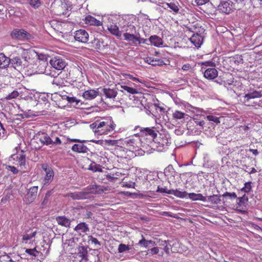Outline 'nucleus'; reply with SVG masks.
I'll return each instance as SVG.
<instances>
[{
	"mask_svg": "<svg viewBox=\"0 0 262 262\" xmlns=\"http://www.w3.org/2000/svg\"><path fill=\"white\" fill-rule=\"evenodd\" d=\"M186 26L190 31L195 32L189 39L191 43L197 48L200 47L203 40L201 33L204 31V29L201 28L202 26L200 23L198 21H195L187 24Z\"/></svg>",
	"mask_w": 262,
	"mask_h": 262,
	"instance_id": "1",
	"label": "nucleus"
},
{
	"mask_svg": "<svg viewBox=\"0 0 262 262\" xmlns=\"http://www.w3.org/2000/svg\"><path fill=\"white\" fill-rule=\"evenodd\" d=\"M95 134L98 135H106L113 132L115 127L113 122L108 119L103 121L97 120L91 125Z\"/></svg>",
	"mask_w": 262,
	"mask_h": 262,
	"instance_id": "2",
	"label": "nucleus"
},
{
	"mask_svg": "<svg viewBox=\"0 0 262 262\" xmlns=\"http://www.w3.org/2000/svg\"><path fill=\"white\" fill-rule=\"evenodd\" d=\"M137 128H139L140 132L135 135L136 137L146 138L149 137L150 139L154 140L157 136V131L154 127H142L138 126Z\"/></svg>",
	"mask_w": 262,
	"mask_h": 262,
	"instance_id": "3",
	"label": "nucleus"
},
{
	"mask_svg": "<svg viewBox=\"0 0 262 262\" xmlns=\"http://www.w3.org/2000/svg\"><path fill=\"white\" fill-rule=\"evenodd\" d=\"M10 161H13L12 164L17 165L21 169H26V156L23 152L13 154L9 158Z\"/></svg>",
	"mask_w": 262,
	"mask_h": 262,
	"instance_id": "4",
	"label": "nucleus"
},
{
	"mask_svg": "<svg viewBox=\"0 0 262 262\" xmlns=\"http://www.w3.org/2000/svg\"><path fill=\"white\" fill-rule=\"evenodd\" d=\"M68 140L72 142H78V143L74 144L71 149L74 152L78 153H86L88 152L89 149L87 146L83 144L84 141H81L77 139H70Z\"/></svg>",
	"mask_w": 262,
	"mask_h": 262,
	"instance_id": "5",
	"label": "nucleus"
},
{
	"mask_svg": "<svg viewBox=\"0 0 262 262\" xmlns=\"http://www.w3.org/2000/svg\"><path fill=\"white\" fill-rule=\"evenodd\" d=\"M42 169L46 172V176L43 180V185H48L51 183L54 176L52 168L47 164H43L41 165Z\"/></svg>",
	"mask_w": 262,
	"mask_h": 262,
	"instance_id": "6",
	"label": "nucleus"
},
{
	"mask_svg": "<svg viewBox=\"0 0 262 262\" xmlns=\"http://www.w3.org/2000/svg\"><path fill=\"white\" fill-rule=\"evenodd\" d=\"M13 38L19 40L29 39L31 38V35L24 29H14L11 33Z\"/></svg>",
	"mask_w": 262,
	"mask_h": 262,
	"instance_id": "7",
	"label": "nucleus"
},
{
	"mask_svg": "<svg viewBox=\"0 0 262 262\" xmlns=\"http://www.w3.org/2000/svg\"><path fill=\"white\" fill-rule=\"evenodd\" d=\"M38 189V186H33L28 189L24 197V201L27 204H30L34 201L37 195Z\"/></svg>",
	"mask_w": 262,
	"mask_h": 262,
	"instance_id": "8",
	"label": "nucleus"
},
{
	"mask_svg": "<svg viewBox=\"0 0 262 262\" xmlns=\"http://www.w3.org/2000/svg\"><path fill=\"white\" fill-rule=\"evenodd\" d=\"M50 63L52 67L58 70H63L67 64L66 61L59 56L52 58Z\"/></svg>",
	"mask_w": 262,
	"mask_h": 262,
	"instance_id": "9",
	"label": "nucleus"
},
{
	"mask_svg": "<svg viewBox=\"0 0 262 262\" xmlns=\"http://www.w3.org/2000/svg\"><path fill=\"white\" fill-rule=\"evenodd\" d=\"M89 37L88 33L84 30L79 29L75 33L74 38L76 40L79 42L86 43L89 40Z\"/></svg>",
	"mask_w": 262,
	"mask_h": 262,
	"instance_id": "10",
	"label": "nucleus"
},
{
	"mask_svg": "<svg viewBox=\"0 0 262 262\" xmlns=\"http://www.w3.org/2000/svg\"><path fill=\"white\" fill-rule=\"evenodd\" d=\"M88 192L86 191H77L68 193L65 196L74 200H79L88 199Z\"/></svg>",
	"mask_w": 262,
	"mask_h": 262,
	"instance_id": "11",
	"label": "nucleus"
},
{
	"mask_svg": "<svg viewBox=\"0 0 262 262\" xmlns=\"http://www.w3.org/2000/svg\"><path fill=\"white\" fill-rule=\"evenodd\" d=\"M83 21L85 24L88 25L95 26L97 27L101 26L102 29L100 30L101 31L102 30H104L103 27L102 26V22L99 20L97 19L95 17L92 15H86L83 19Z\"/></svg>",
	"mask_w": 262,
	"mask_h": 262,
	"instance_id": "12",
	"label": "nucleus"
},
{
	"mask_svg": "<svg viewBox=\"0 0 262 262\" xmlns=\"http://www.w3.org/2000/svg\"><path fill=\"white\" fill-rule=\"evenodd\" d=\"M36 231H33L32 229L29 228L23 235L21 243L23 244H27L29 241H30L36 236Z\"/></svg>",
	"mask_w": 262,
	"mask_h": 262,
	"instance_id": "13",
	"label": "nucleus"
},
{
	"mask_svg": "<svg viewBox=\"0 0 262 262\" xmlns=\"http://www.w3.org/2000/svg\"><path fill=\"white\" fill-rule=\"evenodd\" d=\"M218 76V71L214 68H208L204 72V76L208 80H213Z\"/></svg>",
	"mask_w": 262,
	"mask_h": 262,
	"instance_id": "14",
	"label": "nucleus"
},
{
	"mask_svg": "<svg viewBox=\"0 0 262 262\" xmlns=\"http://www.w3.org/2000/svg\"><path fill=\"white\" fill-rule=\"evenodd\" d=\"M10 62L13 67L16 69H21L22 68H26L27 62H23L19 57H14L10 59Z\"/></svg>",
	"mask_w": 262,
	"mask_h": 262,
	"instance_id": "15",
	"label": "nucleus"
},
{
	"mask_svg": "<svg viewBox=\"0 0 262 262\" xmlns=\"http://www.w3.org/2000/svg\"><path fill=\"white\" fill-rule=\"evenodd\" d=\"M107 30L109 32L117 38L121 36V32L119 30V27L114 23H110L107 25Z\"/></svg>",
	"mask_w": 262,
	"mask_h": 262,
	"instance_id": "16",
	"label": "nucleus"
},
{
	"mask_svg": "<svg viewBox=\"0 0 262 262\" xmlns=\"http://www.w3.org/2000/svg\"><path fill=\"white\" fill-rule=\"evenodd\" d=\"M262 97V94L260 92L253 91L245 95L243 97L244 103H248L251 99L259 98Z\"/></svg>",
	"mask_w": 262,
	"mask_h": 262,
	"instance_id": "17",
	"label": "nucleus"
},
{
	"mask_svg": "<svg viewBox=\"0 0 262 262\" xmlns=\"http://www.w3.org/2000/svg\"><path fill=\"white\" fill-rule=\"evenodd\" d=\"M86 190L88 194L90 193L101 194L104 191V189L101 186L97 185H89L86 187Z\"/></svg>",
	"mask_w": 262,
	"mask_h": 262,
	"instance_id": "18",
	"label": "nucleus"
},
{
	"mask_svg": "<svg viewBox=\"0 0 262 262\" xmlns=\"http://www.w3.org/2000/svg\"><path fill=\"white\" fill-rule=\"evenodd\" d=\"M74 230L79 234L85 233L90 231L89 225L85 222H80L74 228Z\"/></svg>",
	"mask_w": 262,
	"mask_h": 262,
	"instance_id": "19",
	"label": "nucleus"
},
{
	"mask_svg": "<svg viewBox=\"0 0 262 262\" xmlns=\"http://www.w3.org/2000/svg\"><path fill=\"white\" fill-rule=\"evenodd\" d=\"M144 60L146 62L152 66H162L164 64V61L160 58L147 57Z\"/></svg>",
	"mask_w": 262,
	"mask_h": 262,
	"instance_id": "20",
	"label": "nucleus"
},
{
	"mask_svg": "<svg viewBox=\"0 0 262 262\" xmlns=\"http://www.w3.org/2000/svg\"><path fill=\"white\" fill-rule=\"evenodd\" d=\"M98 94V92L95 90H89L85 91L83 94V97L86 100H92L94 99Z\"/></svg>",
	"mask_w": 262,
	"mask_h": 262,
	"instance_id": "21",
	"label": "nucleus"
},
{
	"mask_svg": "<svg viewBox=\"0 0 262 262\" xmlns=\"http://www.w3.org/2000/svg\"><path fill=\"white\" fill-rule=\"evenodd\" d=\"M232 6L228 2H223L219 6V10L222 13L228 14L232 11Z\"/></svg>",
	"mask_w": 262,
	"mask_h": 262,
	"instance_id": "22",
	"label": "nucleus"
},
{
	"mask_svg": "<svg viewBox=\"0 0 262 262\" xmlns=\"http://www.w3.org/2000/svg\"><path fill=\"white\" fill-rule=\"evenodd\" d=\"M103 93L106 98L109 99H114L117 95V92L115 90L106 88L103 89Z\"/></svg>",
	"mask_w": 262,
	"mask_h": 262,
	"instance_id": "23",
	"label": "nucleus"
},
{
	"mask_svg": "<svg viewBox=\"0 0 262 262\" xmlns=\"http://www.w3.org/2000/svg\"><path fill=\"white\" fill-rule=\"evenodd\" d=\"M57 223L65 227H70L71 221L64 216H59L56 218Z\"/></svg>",
	"mask_w": 262,
	"mask_h": 262,
	"instance_id": "24",
	"label": "nucleus"
},
{
	"mask_svg": "<svg viewBox=\"0 0 262 262\" xmlns=\"http://www.w3.org/2000/svg\"><path fill=\"white\" fill-rule=\"evenodd\" d=\"M10 63V59L7 57L4 54H0V68L5 69L8 67Z\"/></svg>",
	"mask_w": 262,
	"mask_h": 262,
	"instance_id": "25",
	"label": "nucleus"
},
{
	"mask_svg": "<svg viewBox=\"0 0 262 262\" xmlns=\"http://www.w3.org/2000/svg\"><path fill=\"white\" fill-rule=\"evenodd\" d=\"M189 198L192 201H202L205 202L207 201L206 197L203 196L201 193H189L188 194Z\"/></svg>",
	"mask_w": 262,
	"mask_h": 262,
	"instance_id": "26",
	"label": "nucleus"
},
{
	"mask_svg": "<svg viewBox=\"0 0 262 262\" xmlns=\"http://www.w3.org/2000/svg\"><path fill=\"white\" fill-rule=\"evenodd\" d=\"M149 40L151 44L155 47H160L163 44L162 39L156 35L150 36Z\"/></svg>",
	"mask_w": 262,
	"mask_h": 262,
	"instance_id": "27",
	"label": "nucleus"
},
{
	"mask_svg": "<svg viewBox=\"0 0 262 262\" xmlns=\"http://www.w3.org/2000/svg\"><path fill=\"white\" fill-rule=\"evenodd\" d=\"M32 56V55L31 54L30 52H29L28 51L25 52L23 54V58L24 59L23 62H27L26 67H28L30 65L32 64L33 61V59H32L30 56Z\"/></svg>",
	"mask_w": 262,
	"mask_h": 262,
	"instance_id": "28",
	"label": "nucleus"
},
{
	"mask_svg": "<svg viewBox=\"0 0 262 262\" xmlns=\"http://www.w3.org/2000/svg\"><path fill=\"white\" fill-rule=\"evenodd\" d=\"M221 196L218 195H212L208 196L207 201L210 202L212 204L217 205L220 203L221 200L220 199Z\"/></svg>",
	"mask_w": 262,
	"mask_h": 262,
	"instance_id": "29",
	"label": "nucleus"
},
{
	"mask_svg": "<svg viewBox=\"0 0 262 262\" xmlns=\"http://www.w3.org/2000/svg\"><path fill=\"white\" fill-rule=\"evenodd\" d=\"M169 194H173L178 198L182 199L186 198L188 195L186 191H181L178 189L171 190V192H169Z\"/></svg>",
	"mask_w": 262,
	"mask_h": 262,
	"instance_id": "30",
	"label": "nucleus"
},
{
	"mask_svg": "<svg viewBox=\"0 0 262 262\" xmlns=\"http://www.w3.org/2000/svg\"><path fill=\"white\" fill-rule=\"evenodd\" d=\"M141 237L142 239L139 241L138 245L143 246L145 248H147L149 244H152L153 245H156L155 242L151 240H146L143 234L141 235Z\"/></svg>",
	"mask_w": 262,
	"mask_h": 262,
	"instance_id": "31",
	"label": "nucleus"
},
{
	"mask_svg": "<svg viewBox=\"0 0 262 262\" xmlns=\"http://www.w3.org/2000/svg\"><path fill=\"white\" fill-rule=\"evenodd\" d=\"M39 141L47 145L53 144V140L47 134H43L42 137L39 138Z\"/></svg>",
	"mask_w": 262,
	"mask_h": 262,
	"instance_id": "32",
	"label": "nucleus"
},
{
	"mask_svg": "<svg viewBox=\"0 0 262 262\" xmlns=\"http://www.w3.org/2000/svg\"><path fill=\"white\" fill-rule=\"evenodd\" d=\"M89 170H92L93 172H102V167L100 164H98L95 163L94 162H92L91 164L89 165L88 168Z\"/></svg>",
	"mask_w": 262,
	"mask_h": 262,
	"instance_id": "33",
	"label": "nucleus"
},
{
	"mask_svg": "<svg viewBox=\"0 0 262 262\" xmlns=\"http://www.w3.org/2000/svg\"><path fill=\"white\" fill-rule=\"evenodd\" d=\"M186 116H187V115L185 113L178 110H176L172 113V117L175 120H181L184 119Z\"/></svg>",
	"mask_w": 262,
	"mask_h": 262,
	"instance_id": "34",
	"label": "nucleus"
},
{
	"mask_svg": "<svg viewBox=\"0 0 262 262\" xmlns=\"http://www.w3.org/2000/svg\"><path fill=\"white\" fill-rule=\"evenodd\" d=\"M125 143L128 146H133V149L136 147H138V141L136 140L134 137H131L125 141Z\"/></svg>",
	"mask_w": 262,
	"mask_h": 262,
	"instance_id": "35",
	"label": "nucleus"
},
{
	"mask_svg": "<svg viewBox=\"0 0 262 262\" xmlns=\"http://www.w3.org/2000/svg\"><path fill=\"white\" fill-rule=\"evenodd\" d=\"M121 88L122 89L121 90L122 92L125 91L131 94H136L138 93L137 89L128 86L127 85H121Z\"/></svg>",
	"mask_w": 262,
	"mask_h": 262,
	"instance_id": "36",
	"label": "nucleus"
},
{
	"mask_svg": "<svg viewBox=\"0 0 262 262\" xmlns=\"http://www.w3.org/2000/svg\"><path fill=\"white\" fill-rule=\"evenodd\" d=\"M123 37L124 40L128 41H136V39H137V35L132 34L127 32L123 34Z\"/></svg>",
	"mask_w": 262,
	"mask_h": 262,
	"instance_id": "37",
	"label": "nucleus"
},
{
	"mask_svg": "<svg viewBox=\"0 0 262 262\" xmlns=\"http://www.w3.org/2000/svg\"><path fill=\"white\" fill-rule=\"evenodd\" d=\"M164 5L166 6L167 8H169L170 9L172 10L175 13H178V11H179V8L178 5L174 3H166V2L165 1V4Z\"/></svg>",
	"mask_w": 262,
	"mask_h": 262,
	"instance_id": "38",
	"label": "nucleus"
},
{
	"mask_svg": "<svg viewBox=\"0 0 262 262\" xmlns=\"http://www.w3.org/2000/svg\"><path fill=\"white\" fill-rule=\"evenodd\" d=\"M88 243L89 244H94L95 245H98L99 246H101L100 242H99L96 238L91 235L88 236Z\"/></svg>",
	"mask_w": 262,
	"mask_h": 262,
	"instance_id": "39",
	"label": "nucleus"
},
{
	"mask_svg": "<svg viewBox=\"0 0 262 262\" xmlns=\"http://www.w3.org/2000/svg\"><path fill=\"white\" fill-rule=\"evenodd\" d=\"M159 245L160 246L163 247V250L165 252V253L167 254H169L170 253V248L169 247H171V245L169 244V245L167 244V242L166 241H162L161 243L159 244Z\"/></svg>",
	"mask_w": 262,
	"mask_h": 262,
	"instance_id": "40",
	"label": "nucleus"
},
{
	"mask_svg": "<svg viewBox=\"0 0 262 262\" xmlns=\"http://www.w3.org/2000/svg\"><path fill=\"white\" fill-rule=\"evenodd\" d=\"M222 118V117H217L213 115H207L206 116V119L209 121H212L214 122L216 124L220 123V119Z\"/></svg>",
	"mask_w": 262,
	"mask_h": 262,
	"instance_id": "41",
	"label": "nucleus"
},
{
	"mask_svg": "<svg viewBox=\"0 0 262 262\" xmlns=\"http://www.w3.org/2000/svg\"><path fill=\"white\" fill-rule=\"evenodd\" d=\"M29 4L34 8H38L41 5L40 0H27Z\"/></svg>",
	"mask_w": 262,
	"mask_h": 262,
	"instance_id": "42",
	"label": "nucleus"
},
{
	"mask_svg": "<svg viewBox=\"0 0 262 262\" xmlns=\"http://www.w3.org/2000/svg\"><path fill=\"white\" fill-rule=\"evenodd\" d=\"M130 250L129 245L124 244H120L119 245L118 251L119 253H123L126 251Z\"/></svg>",
	"mask_w": 262,
	"mask_h": 262,
	"instance_id": "43",
	"label": "nucleus"
},
{
	"mask_svg": "<svg viewBox=\"0 0 262 262\" xmlns=\"http://www.w3.org/2000/svg\"><path fill=\"white\" fill-rule=\"evenodd\" d=\"M238 202L237 203L239 206H245L246 203L248 202V199L246 195H244L242 197H239L238 198Z\"/></svg>",
	"mask_w": 262,
	"mask_h": 262,
	"instance_id": "44",
	"label": "nucleus"
},
{
	"mask_svg": "<svg viewBox=\"0 0 262 262\" xmlns=\"http://www.w3.org/2000/svg\"><path fill=\"white\" fill-rule=\"evenodd\" d=\"M18 95H19L18 92L17 91L14 90L13 92H12L11 93L8 94L5 97V98L7 100H10V99H14V98H16V97H17L18 96Z\"/></svg>",
	"mask_w": 262,
	"mask_h": 262,
	"instance_id": "45",
	"label": "nucleus"
},
{
	"mask_svg": "<svg viewBox=\"0 0 262 262\" xmlns=\"http://www.w3.org/2000/svg\"><path fill=\"white\" fill-rule=\"evenodd\" d=\"M94 43L95 44L94 47L96 49L100 50L102 47H104V45H103V41L98 39H94Z\"/></svg>",
	"mask_w": 262,
	"mask_h": 262,
	"instance_id": "46",
	"label": "nucleus"
},
{
	"mask_svg": "<svg viewBox=\"0 0 262 262\" xmlns=\"http://www.w3.org/2000/svg\"><path fill=\"white\" fill-rule=\"evenodd\" d=\"M81 249L82 251L80 252L79 256L81 257L82 259L87 260L88 251L83 247H81Z\"/></svg>",
	"mask_w": 262,
	"mask_h": 262,
	"instance_id": "47",
	"label": "nucleus"
},
{
	"mask_svg": "<svg viewBox=\"0 0 262 262\" xmlns=\"http://www.w3.org/2000/svg\"><path fill=\"white\" fill-rule=\"evenodd\" d=\"M251 183L250 182H247L245 184V186L242 188L241 191L245 192H249L251 191Z\"/></svg>",
	"mask_w": 262,
	"mask_h": 262,
	"instance_id": "48",
	"label": "nucleus"
},
{
	"mask_svg": "<svg viewBox=\"0 0 262 262\" xmlns=\"http://www.w3.org/2000/svg\"><path fill=\"white\" fill-rule=\"evenodd\" d=\"M6 168L8 170L11 171L13 174H16L18 173L19 170L18 169L13 166H7L6 167Z\"/></svg>",
	"mask_w": 262,
	"mask_h": 262,
	"instance_id": "49",
	"label": "nucleus"
},
{
	"mask_svg": "<svg viewBox=\"0 0 262 262\" xmlns=\"http://www.w3.org/2000/svg\"><path fill=\"white\" fill-rule=\"evenodd\" d=\"M35 252L38 253L36 248H34L33 249H26L25 250V252L28 254L29 255L36 256V255L35 254Z\"/></svg>",
	"mask_w": 262,
	"mask_h": 262,
	"instance_id": "50",
	"label": "nucleus"
},
{
	"mask_svg": "<svg viewBox=\"0 0 262 262\" xmlns=\"http://www.w3.org/2000/svg\"><path fill=\"white\" fill-rule=\"evenodd\" d=\"M157 192L160 193H165L167 194H169V192H171V190H168L166 187H160V186L158 187Z\"/></svg>",
	"mask_w": 262,
	"mask_h": 262,
	"instance_id": "51",
	"label": "nucleus"
},
{
	"mask_svg": "<svg viewBox=\"0 0 262 262\" xmlns=\"http://www.w3.org/2000/svg\"><path fill=\"white\" fill-rule=\"evenodd\" d=\"M105 143L109 146H116L118 143V141L115 140H105Z\"/></svg>",
	"mask_w": 262,
	"mask_h": 262,
	"instance_id": "52",
	"label": "nucleus"
},
{
	"mask_svg": "<svg viewBox=\"0 0 262 262\" xmlns=\"http://www.w3.org/2000/svg\"><path fill=\"white\" fill-rule=\"evenodd\" d=\"M179 245V244L178 242H174L171 247V251L172 252H180V251L177 248Z\"/></svg>",
	"mask_w": 262,
	"mask_h": 262,
	"instance_id": "53",
	"label": "nucleus"
},
{
	"mask_svg": "<svg viewBox=\"0 0 262 262\" xmlns=\"http://www.w3.org/2000/svg\"><path fill=\"white\" fill-rule=\"evenodd\" d=\"M223 197L229 196L231 199H235L237 198V195L235 192H226L223 194Z\"/></svg>",
	"mask_w": 262,
	"mask_h": 262,
	"instance_id": "54",
	"label": "nucleus"
},
{
	"mask_svg": "<svg viewBox=\"0 0 262 262\" xmlns=\"http://www.w3.org/2000/svg\"><path fill=\"white\" fill-rule=\"evenodd\" d=\"M201 64L202 66H205L206 67H213L215 66V63L213 61H205V62H203L201 63Z\"/></svg>",
	"mask_w": 262,
	"mask_h": 262,
	"instance_id": "55",
	"label": "nucleus"
},
{
	"mask_svg": "<svg viewBox=\"0 0 262 262\" xmlns=\"http://www.w3.org/2000/svg\"><path fill=\"white\" fill-rule=\"evenodd\" d=\"M136 41H138L140 44V43H146V39L143 38H141L140 37V35H139L138 36L137 35V39H136Z\"/></svg>",
	"mask_w": 262,
	"mask_h": 262,
	"instance_id": "56",
	"label": "nucleus"
},
{
	"mask_svg": "<svg viewBox=\"0 0 262 262\" xmlns=\"http://www.w3.org/2000/svg\"><path fill=\"white\" fill-rule=\"evenodd\" d=\"M150 251L152 255L157 254L159 251V249L158 247H154L150 249Z\"/></svg>",
	"mask_w": 262,
	"mask_h": 262,
	"instance_id": "57",
	"label": "nucleus"
},
{
	"mask_svg": "<svg viewBox=\"0 0 262 262\" xmlns=\"http://www.w3.org/2000/svg\"><path fill=\"white\" fill-rule=\"evenodd\" d=\"M191 68V67L190 64L189 63L185 64L182 67V69L184 71H188Z\"/></svg>",
	"mask_w": 262,
	"mask_h": 262,
	"instance_id": "58",
	"label": "nucleus"
},
{
	"mask_svg": "<svg viewBox=\"0 0 262 262\" xmlns=\"http://www.w3.org/2000/svg\"><path fill=\"white\" fill-rule=\"evenodd\" d=\"M62 142L58 137H56L55 139V140H53V144H55L56 145H60L61 144Z\"/></svg>",
	"mask_w": 262,
	"mask_h": 262,
	"instance_id": "59",
	"label": "nucleus"
},
{
	"mask_svg": "<svg viewBox=\"0 0 262 262\" xmlns=\"http://www.w3.org/2000/svg\"><path fill=\"white\" fill-rule=\"evenodd\" d=\"M123 186L127 188H134L135 183H126L125 184H123Z\"/></svg>",
	"mask_w": 262,
	"mask_h": 262,
	"instance_id": "60",
	"label": "nucleus"
},
{
	"mask_svg": "<svg viewBox=\"0 0 262 262\" xmlns=\"http://www.w3.org/2000/svg\"><path fill=\"white\" fill-rule=\"evenodd\" d=\"M199 5H202L206 3L209 0H195Z\"/></svg>",
	"mask_w": 262,
	"mask_h": 262,
	"instance_id": "61",
	"label": "nucleus"
},
{
	"mask_svg": "<svg viewBox=\"0 0 262 262\" xmlns=\"http://www.w3.org/2000/svg\"><path fill=\"white\" fill-rule=\"evenodd\" d=\"M185 107L189 111H191L192 109H196V107L193 106L192 105H191L188 103L187 104L185 105Z\"/></svg>",
	"mask_w": 262,
	"mask_h": 262,
	"instance_id": "62",
	"label": "nucleus"
},
{
	"mask_svg": "<svg viewBox=\"0 0 262 262\" xmlns=\"http://www.w3.org/2000/svg\"><path fill=\"white\" fill-rule=\"evenodd\" d=\"M92 216V213L90 211H88L85 214V219H91Z\"/></svg>",
	"mask_w": 262,
	"mask_h": 262,
	"instance_id": "63",
	"label": "nucleus"
},
{
	"mask_svg": "<svg viewBox=\"0 0 262 262\" xmlns=\"http://www.w3.org/2000/svg\"><path fill=\"white\" fill-rule=\"evenodd\" d=\"M128 77L130 79H132L134 81H138V82H141L139 80V79L137 78H136V77H134L133 75H128Z\"/></svg>",
	"mask_w": 262,
	"mask_h": 262,
	"instance_id": "64",
	"label": "nucleus"
}]
</instances>
